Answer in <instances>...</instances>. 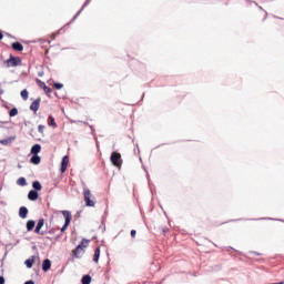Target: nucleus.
I'll use <instances>...</instances> for the list:
<instances>
[{
	"mask_svg": "<svg viewBox=\"0 0 284 284\" xmlns=\"http://www.w3.org/2000/svg\"><path fill=\"white\" fill-rule=\"evenodd\" d=\"M135 236H136V230H132V231H131V237H132V239H135Z\"/></svg>",
	"mask_w": 284,
	"mask_h": 284,
	"instance_id": "obj_29",
	"label": "nucleus"
},
{
	"mask_svg": "<svg viewBox=\"0 0 284 284\" xmlns=\"http://www.w3.org/2000/svg\"><path fill=\"white\" fill-rule=\"evenodd\" d=\"M50 267H52V262L49 258H45L42 262V270H43V272H49Z\"/></svg>",
	"mask_w": 284,
	"mask_h": 284,
	"instance_id": "obj_10",
	"label": "nucleus"
},
{
	"mask_svg": "<svg viewBox=\"0 0 284 284\" xmlns=\"http://www.w3.org/2000/svg\"><path fill=\"white\" fill-rule=\"evenodd\" d=\"M81 283H82V284H90V283H92V276H90V275H84V276L82 277V280H81Z\"/></svg>",
	"mask_w": 284,
	"mask_h": 284,
	"instance_id": "obj_20",
	"label": "nucleus"
},
{
	"mask_svg": "<svg viewBox=\"0 0 284 284\" xmlns=\"http://www.w3.org/2000/svg\"><path fill=\"white\" fill-rule=\"evenodd\" d=\"M34 225H37V223L34 222V220H29L27 222V231L28 232H32L34 230Z\"/></svg>",
	"mask_w": 284,
	"mask_h": 284,
	"instance_id": "obj_16",
	"label": "nucleus"
},
{
	"mask_svg": "<svg viewBox=\"0 0 284 284\" xmlns=\"http://www.w3.org/2000/svg\"><path fill=\"white\" fill-rule=\"evenodd\" d=\"M45 130V125H43V124H40L39 126H38V132L40 133V134H43V131Z\"/></svg>",
	"mask_w": 284,
	"mask_h": 284,
	"instance_id": "obj_28",
	"label": "nucleus"
},
{
	"mask_svg": "<svg viewBox=\"0 0 284 284\" xmlns=\"http://www.w3.org/2000/svg\"><path fill=\"white\" fill-rule=\"evenodd\" d=\"M36 81H37L39 88H41L42 90H43V88H45V82H43V81H41L39 79H36Z\"/></svg>",
	"mask_w": 284,
	"mask_h": 284,
	"instance_id": "obj_26",
	"label": "nucleus"
},
{
	"mask_svg": "<svg viewBox=\"0 0 284 284\" xmlns=\"http://www.w3.org/2000/svg\"><path fill=\"white\" fill-rule=\"evenodd\" d=\"M49 234H52V230H51V231H49Z\"/></svg>",
	"mask_w": 284,
	"mask_h": 284,
	"instance_id": "obj_36",
	"label": "nucleus"
},
{
	"mask_svg": "<svg viewBox=\"0 0 284 284\" xmlns=\"http://www.w3.org/2000/svg\"><path fill=\"white\" fill-rule=\"evenodd\" d=\"M11 48L16 50V52H23V44H21L20 42H13L11 44Z\"/></svg>",
	"mask_w": 284,
	"mask_h": 284,
	"instance_id": "obj_11",
	"label": "nucleus"
},
{
	"mask_svg": "<svg viewBox=\"0 0 284 284\" xmlns=\"http://www.w3.org/2000/svg\"><path fill=\"white\" fill-rule=\"evenodd\" d=\"M17 114H19V110L17 108H12L9 111V116H17Z\"/></svg>",
	"mask_w": 284,
	"mask_h": 284,
	"instance_id": "obj_23",
	"label": "nucleus"
},
{
	"mask_svg": "<svg viewBox=\"0 0 284 284\" xmlns=\"http://www.w3.org/2000/svg\"><path fill=\"white\" fill-rule=\"evenodd\" d=\"M48 121L51 128H57V122L54 121V116L49 115Z\"/></svg>",
	"mask_w": 284,
	"mask_h": 284,
	"instance_id": "obj_22",
	"label": "nucleus"
},
{
	"mask_svg": "<svg viewBox=\"0 0 284 284\" xmlns=\"http://www.w3.org/2000/svg\"><path fill=\"white\" fill-rule=\"evenodd\" d=\"M0 284H6V277L0 276Z\"/></svg>",
	"mask_w": 284,
	"mask_h": 284,
	"instance_id": "obj_30",
	"label": "nucleus"
},
{
	"mask_svg": "<svg viewBox=\"0 0 284 284\" xmlns=\"http://www.w3.org/2000/svg\"><path fill=\"white\" fill-rule=\"evenodd\" d=\"M30 163H32L33 165H39V163H41V156L32 155L30 159Z\"/></svg>",
	"mask_w": 284,
	"mask_h": 284,
	"instance_id": "obj_15",
	"label": "nucleus"
},
{
	"mask_svg": "<svg viewBox=\"0 0 284 284\" xmlns=\"http://www.w3.org/2000/svg\"><path fill=\"white\" fill-rule=\"evenodd\" d=\"M100 256H101V248L97 247L93 254V263H99Z\"/></svg>",
	"mask_w": 284,
	"mask_h": 284,
	"instance_id": "obj_13",
	"label": "nucleus"
},
{
	"mask_svg": "<svg viewBox=\"0 0 284 284\" xmlns=\"http://www.w3.org/2000/svg\"><path fill=\"white\" fill-rule=\"evenodd\" d=\"M20 219H28V207L21 206L19 210Z\"/></svg>",
	"mask_w": 284,
	"mask_h": 284,
	"instance_id": "obj_12",
	"label": "nucleus"
},
{
	"mask_svg": "<svg viewBox=\"0 0 284 284\" xmlns=\"http://www.w3.org/2000/svg\"><path fill=\"white\" fill-rule=\"evenodd\" d=\"M39 108H41V98H38L37 100H34L30 106L29 110H31V112H39Z\"/></svg>",
	"mask_w": 284,
	"mask_h": 284,
	"instance_id": "obj_6",
	"label": "nucleus"
},
{
	"mask_svg": "<svg viewBox=\"0 0 284 284\" xmlns=\"http://www.w3.org/2000/svg\"><path fill=\"white\" fill-rule=\"evenodd\" d=\"M17 136H9L8 139L1 140L0 143L2 145H8L9 143H12V141H16Z\"/></svg>",
	"mask_w": 284,
	"mask_h": 284,
	"instance_id": "obj_17",
	"label": "nucleus"
},
{
	"mask_svg": "<svg viewBox=\"0 0 284 284\" xmlns=\"http://www.w3.org/2000/svg\"><path fill=\"white\" fill-rule=\"evenodd\" d=\"M68 163H70V158L68 155H64L61 161V168L60 172L63 174L65 170H68Z\"/></svg>",
	"mask_w": 284,
	"mask_h": 284,
	"instance_id": "obj_8",
	"label": "nucleus"
},
{
	"mask_svg": "<svg viewBox=\"0 0 284 284\" xmlns=\"http://www.w3.org/2000/svg\"><path fill=\"white\" fill-rule=\"evenodd\" d=\"M62 215L64 216V225L61 227V232H65L72 221V213L70 211H62Z\"/></svg>",
	"mask_w": 284,
	"mask_h": 284,
	"instance_id": "obj_4",
	"label": "nucleus"
},
{
	"mask_svg": "<svg viewBox=\"0 0 284 284\" xmlns=\"http://www.w3.org/2000/svg\"><path fill=\"white\" fill-rule=\"evenodd\" d=\"M32 187H33V191H36V192H41V190H42L41 182L34 181V182L32 183Z\"/></svg>",
	"mask_w": 284,
	"mask_h": 284,
	"instance_id": "obj_18",
	"label": "nucleus"
},
{
	"mask_svg": "<svg viewBox=\"0 0 284 284\" xmlns=\"http://www.w3.org/2000/svg\"><path fill=\"white\" fill-rule=\"evenodd\" d=\"M39 152H41V144H34L31 148V154L33 155H39Z\"/></svg>",
	"mask_w": 284,
	"mask_h": 284,
	"instance_id": "obj_14",
	"label": "nucleus"
},
{
	"mask_svg": "<svg viewBox=\"0 0 284 284\" xmlns=\"http://www.w3.org/2000/svg\"><path fill=\"white\" fill-rule=\"evenodd\" d=\"M29 201H37L39 199V191L31 190L28 193Z\"/></svg>",
	"mask_w": 284,
	"mask_h": 284,
	"instance_id": "obj_9",
	"label": "nucleus"
},
{
	"mask_svg": "<svg viewBox=\"0 0 284 284\" xmlns=\"http://www.w3.org/2000/svg\"><path fill=\"white\" fill-rule=\"evenodd\" d=\"M89 128H90L91 132H94V126L90 125Z\"/></svg>",
	"mask_w": 284,
	"mask_h": 284,
	"instance_id": "obj_31",
	"label": "nucleus"
},
{
	"mask_svg": "<svg viewBox=\"0 0 284 284\" xmlns=\"http://www.w3.org/2000/svg\"><path fill=\"white\" fill-rule=\"evenodd\" d=\"M88 243H90L89 240L83 239L81 244H79L74 250H73V256L75 258H81V255L83 254V250L88 247Z\"/></svg>",
	"mask_w": 284,
	"mask_h": 284,
	"instance_id": "obj_2",
	"label": "nucleus"
},
{
	"mask_svg": "<svg viewBox=\"0 0 284 284\" xmlns=\"http://www.w3.org/2000/svg\"><path fill=\"white\" fill-rule=\"evenodd\" d=\"M110 161L115 168H121V163H123V160H121V153L112 152Z\"/></svg>",
	"mask_w": 284,
	"mask_h": 284,
	"instance_id": "obj_3",
	"label": "nucleus"
},
{
	"mask_svg": "<svg viewBox=\"0 0 284 284\" xmlns=\"http://www.w3.org/2000/svg\"><path fill=\"white\" fill-rule=\"evenodd\" d=\"M43 225H45V220L40 219L38 221V224H37L36 229H34V233L40 234L41 236H44L45 232H41V229L43 227Z\"/></svg>",
	"mask_w": 284,
	"mask_h": 284,
	"instance_id": "obj_7",
	"label": "nucleus"
},
{
	"mask_svg": "<svg viewBox=\"0 0 284 284\" xmlns=\"http://www.w3.org/2000/svg\"><path fill=\"white\" fill-rule=\"evenodd\" d=\"M24 265L30 270L34 265V257L26 260Z\"/></svg>",
	"mask_w": 284,
	"mask_h": 284,
	"instance_id": "obj_21",
	"label": "nucleus"
},
{
	"mask_svg": "<svg viewBox=\"0 0 284 284\" xmlns=\"http://www.w3.org/2000/svg\"><path fill=\"white\" fill-rule=\"evenodd\" d=\"M1 39H3V33H1V31H0V41H1Z\"/></svg>",
	"mask_w": 284,
	"mask_h": 284,
	"instance_id": "obj_32",
	"label": "nucleus"
},
{
	"mask_svg": "<svg viewBox=\"0 0 284 284\" xmlns=\"http://www.w3.org/2000/svg\"><path fill=\"white\" fill-rule=\"evenodd\" d=\"M17 185H20L21 187H26V185H28V181L26 180V178H19L17 180Z\"/></svg>",
	"mask_w": 284,
	"mask_h": 284,
	"instance_id": "obj_19",
	"label": "nucleus"
},
{
	"mask_svg": "<svg viewBox=\"0 0 284 284\" xmlns=\"http://www.w3.org/2000/svg\"><path fill=\"white\" fill-rule=\"evenodd\" d=\"M260 8V10H263V7H258Z\"/></svg>",
	"mask_w": 284,
	"mask_h": 284,
	"instance_id": "obj_35",
	"label": "nucleus"
},
{
	"mask_svg": "<svg viewBox=\"0 0 284 284\" xmlns=\"http://www.w3.org/2000/svg\"><path fill=\"white\" fill-rule=\"evenodd\" d=\"M84 125H88V122H83Z\"/></svg>",
	"mask_w": 284,
	"mask_h": 284,
	"instance_id": "obj_34",
	"label": "nucleus"
},
{
	"mask_svg": "<svg viewBox=\"0 0 284 284\" xmlns=\"http://www.w3.org/2000/svg\"><path fill=\"white\" fill-rule=\"evenodd\" d=\"M83 192H84L85 206L87 207H94L97 202L94 201V195H92V192L90 191V189L84 187Z\"/></svg>",
	"mask_w": 284,
	"mask_h": 284,
	"instance_id": "obj_1",
	"label": "nucleus"
},
{
	"mask_svg": "<svg viewBox=\"0 0 284 284\" xmlns=\"http://www.w3.org/2000/svg\"><path fill=\"white\" fill-rule=\"evenodd\" d=\"M20 94H21V98L23 99V101H28V90H26V89L22 90Z\"/></svg>",
	"mask_w": 284,
	"mask_h": 284,
	"instance_id": "obj_24",
	"label": "nucleus"
},
{
	"mask_svg": "<svg viewBox=\"0 0 284 284\" xmlns=\"http://www.w3.org/2000/svg\"><path fill=\"white\" fill-rule=\"evenodd\" d=\"M39 77H43V72H39Z\"/></svg>",
	"mask_w": 284,
	"mask_h": 284,
	"instance_id": "obj_33",
	"label": "nucleus"
},
{
	"mask_svg": "<svg viewBox=\"0 0 284 284\" xmlns=\"http://www.w3.org/2000/svg\"><path fill=\"white\" fill-rule=\"evenodd\" d=\"M8 68H17V65H21V58L19 57H10L9 60H7Z\"/></svg>",
	"mask_w": 284,
	"mask_h": 284,
	"instance_id": "obj_5",
	"label": "nucleus"
},
{
	"mask_svg": "<svg viewBox=\"0 0 284 284\" xmlns=\"http://www.w3.org/2000/svg\"><path fill=\"white\" fill-rule=\"evenodd\" d=\"M53 88H55V90H61V89H63V83L54 82Z\"/></svg>",
	"mask_w": 284,
	"mask_h": 284,
	"instance_id": "obj_25",
	"label": "nucleus"
},
{
	"mask_svg": "<svg viewBox=\"0 0 284 284\" xmlns=\"http://www.w3.org/2000/svg\"><path fill=\"white\" fill-rule=\"evenodd\" d=\"M43 92L47 93V94H52V89H50V87L45 85L43 87Z\"/></svg>",
	"mask_w": 284,
	"mask_h": 284,
	"instance_id": "obj_27",
	"label": "nucleus"
}]
</instances>
